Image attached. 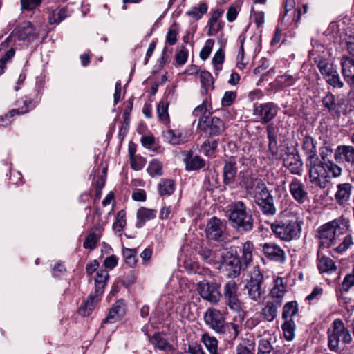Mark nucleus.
I'll return each instance as SVG.
<instances>
[{
  "mask_svg": "<svg viewBox=\"0 0 354 354\" xmlns=\"http://www.w3.org/2000/svg\"><path fill=\"white\" fill-rule=\"evenodd\" d=\"M302 149L307 156L306 165L311 183L324 189L328 185L332 178L340 176L342 168L331 160H325L323 152L320 153L323 161L319 160L312 137L306 136L303 139Z\"/></svg>",
  "mask_w": 354,
  "mask_h": 354,
  "instance_id": "nucleus-1",
  "label": "nucleus"
},
{
  "mask_svg": "<svg viewBox=\"0 0 354 354\" xmlns=\"http://www.w3.org/2000/svg\"><path fill=\"white\" fill-rule=\"evenodd\" d=\"M198 254L204 263L214 266L218 269L225 266L230 277H235L240 274L241 263L234 247L203 246L198 250Z\"/></svg>",
  "mask_w": 354,
  "mask_h": 354,
  "instance_id": "nucleus-2",
  "label": "nucleus"
},
{
  "mask_svg": "<svg viewBox=\"0 0 354 354\" xmlns=\"http://www.w3.org/2000/svg\"><path fill=\"white\" fill-rule=\"evenodd\" d=\"M227 213L230 225L238 232H248L252 229V216L243 202L236 201L229 205Z\"/></svg>",
  "mask_w": 354,
  "mask_h": 354,
  "instance_id": "nucleus-3",
  "label": "nucleus"
},
{
  "mask_svg": "<svg viewBox=\"0 0 354 354\" xmlns=\"http://www.w3.org/2000/svg\"><path fill=\"white\" fill-rule=\"evenodd\" d=\"M205 324L216 333H225L227 330L230 333L229 338L234 339L239 333V326L237 324L225 322L224 315L221 310L209 308L204 313Z\"/></svg>",
  "mask_w": 354,
  "mask_h": 354,
  "instance_id": "nucleus-4",
  "label": "nucleus"
},
{
  "mask_svg": "<svg viewBox=\"0 0 354 354\" xmlns=\"http://www.w3.org/2000/svg\"><path fill=\"white\" fill-rule=\"evenodd\" d=\"M348 222L343 218L335 219L319 228V248H327L334 244L337 236L348 229Z\"/></svg>",
  "mask_w": 354,
  "mask_h": 354,
  "instance_id": "nucleus-5",
  "label": "nucleus"
},
{
  "mask_svg": "<svg viewBox=\"0 0 354 354\" xmlns=\"http://www.w3.org/2000/svg\"><path fill=\"white\" fill-rule=\"evenodd\" d=\"M271 230L278 239L284 241L297 239L300 236L301 225L297 218L275 221L271 224Z\"/></svg>",
  "mask_w": 354,
  "mask_h": 354,
  "instance_id": "nucleus-6",
  "label": "nucleus"
},
{
  "mask_svg": "<svg viewBox=\"0 0 354 354\" xmlns=\"http://www.w3.org/2000/svg\"><path fill=\"white\" fill-rule=\"evenodd\" d=\"M328 347L332 351H337L339 342L349 344L352 341L350 331L340 319H335L327 331Z\"/></svg>",
  "mask_w": 354,
  "mask_h": 354,
  "instance_id": "nucleus-7",
  "label": "nucleus"
},
{
  "mask_svg": "<svg viewBox=\"0 0 354 354\" xmlns=\"http://www.w3.org/2000/svg\"><path fill=\"white\" fill-rule=\"evenodd\" d=\"M263 281V276L259 268L254 267L250 279L245 286V290L247 291V295L250 299L255 302L260 301L262 295L261 284Z\"/></svg>",
  "mask_w": 354,
  "mask_h": 354,
  "instance_id": "nucleus-8",
  "label": "nucleus"
},
{
  "mask_svg": "<svg viewBox=\"0 0 354 354\" xmlns=\"http://www.w3.org/2000/svg\"><path fill=\"white\" fill-rule=\"evenodd\" d=\"M219 288L220 286L217 283L205 280L201 281L198 285V291L201 297L214 304H217L221 298Z\"/></svg>",
  "mask_w": 354,
  "mask_h": 354,
  "instance_id": "nucleus-9",
  "label": "nucleus"
},
{
  "mask_svg": "<svg viewBox=\"0 0 354 354\" xmlns=\"http://www.w3.org/2000/svg\"><path fill=\"white\" fill-rule=\"evenodd\" d=\"M278 113V106L273 102L256 104L253 114L262 124L271 121Z\"/></svg>",
  "mask_w": 354,
  "mask_h": 354,
  "instance_id": "nucleus-10",
  "label": "nucleus"
},
{
  "mask_svg": "<svg viewBox=\"0 0 354 354\" xmlns=\"http://www.w3.org/2000/svg\"><path fill=\"white\" fill-rule=\"evenodd\" d=\"M12 35L19 40L32 41L39 37V30L29 21L24 22L12 32Z\"/></svg>",
  "mask_w": 354,
  "mask_h": 354,
  "instance_id": "nucleus-11",
  "label": "nucleus"
},
{
  "mask_svg": "<svg viewBox=\"0 0 354 354\" xmlns=\"http://www.w3.org/2000/svg\"><path fill=\"white\" fill-rule=\"evenodd\" d=\"M225 230L223 222L216 216L211 218L207 223L205 234L209 239L220 241Z\"/></svg>",
  "mask_w": 354,
  "mask_h": 354,
  "instance_id": "nucleus-12",
  "label": "nucleus"
},
{
  "mask_svg": "<svg viewBox=\"0 0 354 354\" xmlns=\"http://www.w3.org/2000/svg\"><path fill=\"white\" fill-rule=\"evenodd\" d=\"M262 252L270 260L283 263L286 261L285 251L278 245L266 243L261 245Z\"/></svg>",
  "mask_w": 354,
  "mask_h": 354,
  "instance_id": "nucleus-13",
  "label": "nucleus"
},
{
  "mask_svg": "<svg viewBox=\"0 0 354 354\" xmlns=\"http://www.w3.org/2000/svg\"><path fill=\"white\" fill-rule=\"evenodd\" d=\"M334 158L339 163L354 165V147L351 145L338 146Z\"/></svg>",
  "mask_w": 354,
  "mask_h": 354,
  "instance_id": "nucleus-14",
  "label": "nucleus"
},
{
  "mask_svg": "<svg viewBox=\"0 0 354 354\" xmlns=\"http://www.w3.org/2000/svg\"><path fill=\"white\" fill-rule=\"evenodd\" d=\"M291 195L295 201L303 203L307 198L308 193L305 190L304 183L297 179H294L289 185Z\"/></svg>",
  "mask_w": 354,
  "mask_h": 354,
  "instance_id": "nucleus-15",
  "label": "nucleus"
},
{
  "mask_svg": "<svg viewBox=\"0 0 354 354\" xmlns=\"http://www.w3.org/2000/svg\"><path fill=\"white\" fill-rule=\"evenodd\" d=\"M225 302L230 310L237 313V315L234 318V321L239 323L242 322L245 313L243 310V304L239 299V296L225 299Z\"/></svg>",
  "mask_w": 354,
  "mask_h": 354,
  "instance_id": "nucleus-16",
  "label": "nucleus"
},
{
  "mask_svg": "<svg viewBox=\"0 0 354 354\" xmlns=\"http://www.w3.org/2000/svg\"><path fill=\"white\" fill-rule=\"evenodd\" d=\"M125 313V304L123 300L117 301L110 309L107 317L104 320L106 323H114L121 319Z\"/></svg>",
  "mask_w": 354,
  "mask_h": 354,
  "instance_id": "nucleus-17",
  "label": "nucleus"
},
{
  "mask_svg": "<svg viewBox=\"0 0 354 354\" xmlns=\"http://www.w3.org/2000/svg\"><path fill=\"white\" fill-rule=\"evenodd\" d=\"M317 267L321 273H331L337 269L334 261L323 254L320 248L317 252Z\"/></svg>",
  "mask_w": 354,
  "mask_h": 354,
  "instance_id": "nucleus-18",
  "label": "nucleus"
},
{
  "mask_svg": "<svg viewBox=\"0 0 354 354\" xmlns=\"http://www.w3.org/2000/svg\"><path fill=\"white\" fill-rule=\"evenodd\" d=\"M342 72L346 82L350 84H354V59L344 56L341 61Z\"/></svg>",
  "mask_w": 354,
  "mask_h": 354,
  "instance_id": "nucleus-19",
  "label": "nucleus"
},
{
  "mask_svg": "<svg viewBox=\"0 0 354 354\" xmlns=\"http://www.w3.org/2000/svg\"><path fill=\"white\" fill-rule=\"evenodd\" d=\"M100 295H101L96 292L93 295H89L88 299L80 307V314L84 317L88 316L93 310L95 306L99 303Z\"/></svg>",
  "mask_w": 354,
  "mask_h": 354,
  "instance_id": "nucleus-20",
  "label": "nucleus"
},
{
  "mask_svg": "<svg viewBox=\"0 0 354 354\" xmlns=\"http://www.w3.org/2000/svg\"><path fill=\"white\" fill-rule=\"evenodd\" d=\"M286 292V286L281 277H277L274 280V286L270 290V295L274 301H280L282 303L283 297Z\"/></svg>",
  "mask_w": 354,
  "mask_h": 354,
  "instance_id": "nucleus-21",
  "label": "nucleus"
},
{
  "mask_svg": "<svg viewBox=\"0 0 354 354\" xmlns=\"http://www.w3.org/2000/svg\"><path fill=\"white\" fill-rule=\"evenodd\" d=\"M280 306V301H268L261 310L263 318L268 322H272L277 316V310Z\"/></svg>",
  "mask_w": 354,
  "mask_h": 354,
  "instance_id": "nucleus-22",
  "label": "nucleus"
},
{
  "mask_svg": "<svg viewBox=\"0 0 354 354\" xmlns=\"http://www.w3.org/2000/svg\"><path fill=\"white\" fill-rule=\"evenodd\" d=\"M335 197L339 205H345L349 201L352 186L350 183L339 184Z\"/></svg>",
  "mask_w": 354,
  "mask_h": 354,
  "instance_id": "nucleus-23",
  "label": "nucleus"
},
{
  "mask_svg": "<svg viewBox=\"0 0 354 354\" xmlns=\"http://www.w3.org/2000/svg\"><path fill=\"white\" fill-rule=\"evenodd\" d=\"M266 130L269 139V150L274 154L277 152V136L279 132V127L270 123L268 125Z\"/></svg>",
  "mask_w": 354,
  "mask_h": 354,
  "instance_id": "nucleus-24",
  "label": "nucleus"
},
{
  "mask_svg": "<svg viewBox=\"0 0 354 354\" xmlns=\"http://www.w3.org/2000/svg\"><path fill=\"white\" fill-rule=\"evenodd\" d=\"M284 165L288 167L291 173L301 175L303 162L299 156H295L293 154L288 155L284 160Z\"/></svg>",
  "mask_w": 354,
  "mask_h": 354,
  "instance_id": "nucleus-25",
  "label": "nucleus"
},
{
  "mask_svg": "<svg viewBox=\"0 0 354 354\" xmlns=\"http://www.w3.org/2000/svg\"><path fill=\"white\" fill-rule=\"evenodd\" d=\"M149 342L155 348L158 350L165 352L173 351V346L160 333H155L149 338Z\"/></svg>",
  "mask_w": 354,
  "mask_h": 354,
  "instance_id": "nucleus-26",
  "label": "nucleus"
},
{
  "mask_svg": "<svg viewBox=\"0 0 354 354\" xmlns=\"http://www.w3.org/2000/svg\"><path fill=\"white\" fill-rule=\"evenodd\" d=\"M156 216V211L146 207H140L137 212L136 226L138 228L142 227L147 221L154 218Z\"/></svg>",
  "mask_w": 354,
  "mask_h": 354,
  "instance_id": "nucleus-27",
  "label": "nucleus"
},
{
  "mask_svg": "<svg viewBox=\"0 0 354 354\" xmlns=\"http://www.w3.org/2000/svg\"><path fill=\"white\" fill-rule=\"evenodd\" d=\"M163 138L165 141L171 145H181L187 140L179 130L168 129L163 132Z\"/></svg>",
  "mask_w": 354,
  "mask_h": 354,
  "instance_id": "nucleus-28",
  "label": "nucleus"
},
{
  "mask_svg": "<svg viewBox=\"0 0 354 354\" xmlns=\"http://www.w3.org/2000/svg\"><path fill=\"white\" fill-rule=\"evenodd\" d=\"M32 104L31 100H25L24 101V107H22L19 109H13L10 111L8 113L6 114L4 116L0 118V126L1 127H6L9 125L12 120L11 118L15 113H25L28 111V106Z\"/></svg>",
  "mask_w": 354,
  "mask_h": 354,
  "instance_id": "nucleus-29",
  "label": "nucleus"
},
{
  "mask_svg": "<svg viewBox=\"0 0 354 354\" xmlns=\"http://www.w3.org/2000/svg\"><path fill=\"white\" fill-rule=\"evenodd\" d=\"M299 313L297 302L292 301L287 302L283 307L282 319L284 321H293V318Z\"/></svg>",
  "mask_w": 354,
  "mask_h": 354,
  "instance_id": "nucleus-30",
  "label": "nucleus"
},
{
  "mask_svg": "<svg viewBox=\"0 0 354 354\" xmlns=\"http://www.w3.org/2000/svg\"><path fill=\"white\" fill-rule=\"evenodd\" d=\"M225 129L223 122L217 117H213L210 121L207 122L206 131L210 135L216 136L221 133Z\"/></svg>",
  "mask_w": 354,
  "mask_h": 354,
  "instance_id": "nucleus-31",
  "label": "nucleus"
},
{
  "mask_svg": "<svg viewBox=\"0 0 354 354\" xmlns=\"http://www.w3.org/2000/svg\"><path fill=\"white\" fill-rule=\"evenodd\" d=\"M254 246L253 243L250 241H246L243 243L241 250V267L242 266L241 262L243 265L247 266L252 261V252Z\"/></svg>",
  "mask_w": 354,
  "mask_h": 354,
  "instance_id": "nucleus-32",
  "label": "nucleus"
},
{
  "mask_svg": "<svg viewBox=\"0 0 354 354\" xmlns=\"http://www.w3.org/2000/svg\"><path fill=\"white\" fill-rule=\"evenodd\" d=\"M109 273L105 270H102L97 272L96 277L95 279L96 293L101 295L103 292V290L106 285V281L109 279Z\"/></svg>",
  "mask_w": 354,
  "mask_h": 354,
  "instance_id": "nucleus-33",
  "label": "nucleus"
},
{
  "mask_svg": "<svg viewBox=\"0 0 354 354\" xmlns=\"http://www.w3.org/2000/svg\"><path fill=\"white\" fill-rule=\"evenodd\" d=\"M263 214L270 216L277 212V208L274 203V198L256 203Z\"/></svg>",
  "mask_w": 354,
  "mask_h": 354,
  "instance_id": "nucleus-34",
  "label": "nucleus"
},
{
  "mask_svg": "<svg viewBox=\"0 0 354 354\" xmlns=\"http://www.w3.org/2000/svg\"><path fill=\"white\" fill-rule=\"evenodd\" d=\"M252 196L255 203L273 198L265 183L263 185H260V186L257 187V190L254 192Z\"/></svg>",
  "mask_w": 354,
  "mask_h": 354,
  "instance_id": "nucleus-35",
  "label": "nucleus"
},
{
  "mask_svg": "<svg viewBox=\"0 0 354 354\" xmlns=\"http://www.w3.org/2000/svg\"><path fill=\"white\" fill-rule=\"evenodd\" d=\"M201 341L210 354H219L218 353V341L214 337L204 333L202 335Z\"/></svg>",
  "mask_w": 354,
  "mask_h": 354,
  "instance_id": "nucleus-36",
  "label": "nucleus"
},
{
  "mask_svg": "<svg viewBox=\"0 0 354 354\" xmlns=\"http://www.w3.org/2000/svg\"><path fill=\"white\" fill-rule=\"evenodd\" d=\"M318 68L325 80L329 78L330 75H333L337 71L333 64L325 60H322L319 62Z\"/></svg>",
  "mask_w": 354,
  "mask_h": 354,
  "instance_id": "nucleus-37",
  "label": "nucleus"
},
{
  "mask_svg": "<svg viewBox=\"0 0 354 354\" xmlns=\"http://www.w3.org/2000/svg\"><path fill=\"white\" fill-rule=\"evenodd\" d=\"M318 68L325 80L329 78L330 75H333L337 71L333 64L325 60H322L319 62Z\"/></svg>",
  "mask_w": 354,
  "mask_h": 354,
  "instance_id": "nucleus-38",
  "label": "nucleus"
},
{
  "mask_svg": "<svg viewBox=\"0 0 354 354\" xmlns=\"http://www.w3.org/2000/svg\"><path fill=\"white\" fill-rule=\"evenodd\" d=\"M169 102L165 100L159 102L157 106V113L159 120L164 123L168 124L169 122V116L168 113Z\"/></svg>",
  "mask_w": 354,
  "mask_h": 354,
  "instance_id": "nucleus-39",
  "label": "nucleus"
},
{
  "mask_svg": "<svg viewBox=\"0 0 354 354\" xmlns=\"http://www.w3.org/2000/svg\"><path fill=\"white\" fill-rule=\"evenodd\" d=\"M243 183L247 192L251 196H252L254 192L257 190V187L260 186V185L264 184V183L261 179L253 177L245 178Z\"/></svg>",
  "mask_w": 354,
  "mask_h": 354,
  "instance_id": "nucleus-40",
  "label": "nucleus"
},
{
  "mask_svg": "<svg viewBox=\"0 0 354 354\" xmlns=\"http://www.w3.org/2000/svg\"><path fill=\"white\" fill-rule=\"evenodd\" d=\"M236 174V167L234 163L226 162L223 168V177L225 184H230L233 182Z\"/></svg>",
  "mask_w": 354,
  "mask_h": 354,
  "instance_id": "nucleus-41",
  "label": "nucleus"
},
{
  "mask_svg": "<svg viewBox=\"0 0 354 354\" xmlns=\"http://www.w3.org/2000/svg\"><path fill=\"white\" fill-rule=\"evenodd\" d=\"M224 299L239 296V286L235 281L230 280L223 288Z\"/></svg>",
  "mask_w": 354,
  "mask_h": 354,
  "instance_id": "nucleus-42",
  "label": "nucleus"
},
{
  "mask_svg": "<svg viewBox=\"0 0 354 354\" xmlns=\"http://www.w3.org/2000/svg\"><path fill=\"white\" fill-rule=\"evenodd\" d=\"M125 225L126 212L124 210H120L117 214L115 221L113 225V229L115 232L118 233L119 235H121Z\"/></svg>",
  "mask_w": 354,
  "mask_h": 354,
  "instance_id": "nucleus-43",
  "label": "nucleus"
},
{
  "mask_svg": "<svg viewBox=\"0 0 354 354\" xmlns=\"http://www.w3.org/2000/svg\"><path fill=\"white\" fill-rule=\"evenodd\" d=\"M175 189V183L171 180L162 179L158 184L160 195H171Z\"/></svg>",
  "mask_w": 354,
  "mask_h": 354,
  "instance_id": "nucleus-44",
  "label": "nucleus"
},
{
  "mask_svg": "<svg viewBox=\"0 0 354 354\" xmlns=\"http://www.w3.org/2000/svg\"><path fill=\"white\" fill-rule=\"evenodd\" d=\"M282 330L283 336L288 341H292L295 335V324L294 321H284L283 324Z\"/></svg>",
  "mask_w": 354,
  "mask_h": 354,
  "instance_id": "nucleus-45",
  "label": "nucleus"
},
{
  "mask_svg": "<svg viewBox=\"0 0 354 354\" xmlns=\"http://www.w3.org/2000/svg\"><path fill=\"white\" fill-rule=\"evenodd\" d=\"M296 82V78L291 75L284 74L279 75L275 80L277 86L281 88L283 87L292 86Z\"/></svg>",
  "mask_w": 354,
  "mask_h": 354,
  "instance_id": "nucleus-46",
  "label": "nucleus"
},
{
  "mask_svg": "<svg viewBox=\"0 0 354 354\" xmlns=\"http://www.w3.org/2000/svg\"><path fill=\"white\" fill-rule=\"evenodd\" d=\"M68 13L66 8H59L53 11L49 16V22L51 24H59L64 20Z\"/></svg>",
  "mask_w": 354,
  "mask_h": 354,
  "instance_id": "nucleus-47",
  "label": "nucleus"
},
{
  "mask_svg": "<svg viewBox=\"0 0 354 354\" xmlns=\"http://www.w3.org/2000/svg\"><path fill=\"white\" fill-rule=\"evenodd\" d=\"M147 171L152 177L162 175V163L157 159H153L149 164Z\"/></svg>",
  "mask_w": 354,
  "mask_h": 354,
  "instance_id": "nucleus-48",
  "label": "nucleus"
},
{
  "mask_svg": "<svg viewBox=\"0 0 354 354\" xmlns=\"http://www.w3.org/2000/svg\"><path fill=\"white\" fill-rule=\"evenodd\" d=\"M207 11V5L205 3H200L198 6L192 8L187 13L189 16L198 20L200 19Z\"/></svg>",
  "mask_w": 354,
  "mask_h": 354,
  "instance_id": "nucleus-49",
  "label": "nucleus"
},
{
  "mask_svg": "<svg viewBox=\"0 0 354 354\" xmlns=\"http://www.w3.org/2000/svg\"><path fill=\"white\" fill-rule=\"evenodd\" d=\"M270 340V337H263L259 340L257 354H270L273 350Z\"/></svg>",
  "mask_w": 354,
  "mask_h": 354,
  "instance_id": "nucleus-50",
  "label": "nucleus"
},
{
  "mask_svg": "<svg viewBox=\"0 0 354 354\" xmlns=\"http://www.w3.org/2000/svg\"><path fill=\"white\" fill-rule=\"evenodd\" d=\"M204 166V160L198 156L187 158L186 160V168L189 170H196Z\"/></svg>",
  "mask_w": 354,
  "mask_h": 354,
  "instance_id": "nucleus-51",
  "label": "nucleus"
},
{
  "mask_svg": "<svg viewBox=\"0 0 354 354\" xmlns=\"http://www.w3.org/2000/svg\"><path fill=\"white\" fill-rule=\"evenodd\" d=\"M344 40L348 53L354 56V30H346Z\"/></svg>",
  "mask_w": 354,
  "mask_h": 354,
  "instance_id": "nucleus-52",
  "label": "nucleus"
},
{
  "mask_svg": "<svg viewBox=\"0 0 354 354\" xmlns=\"http://www.w3.org/2000/svg\"><path fill=\"white\" fill-rule=\"evenodd\" d=\"M100 240V236L94 232H91L86 236L83 246L85 249L93 250L95 248L97 242Z\"/></svg>",
  "mask_w": 354,
  "mask_h": 354,
  "instance_id": "nucleus-53",
  "label": "nucleus"
},
{
  "mask_svg": "<svg viewBox=\"0 0 354 354\" xmlns=\"http://www.w3.org/2000/svg\"><path fill=\"white\" fill-rule=\"evenodd\" d=\"M137 249L124 248L122 250L123 255L126 259V263L131 267H133L137 262L136 254Z\"/></svg>",
  "mask_w": 354,
  "mask_h": 354,
  "instance_id": "nucleus-54",
  "label": "nucleus"
},
{
  "mask_svg": "<svg viewBox=\"0 0 354 354\" xmlns=\"http://www.w3.org/2000/svg\"><path fill=\"white\" fill-rule=\"evenodd\" d=\"M225 59V54L223 50L219 49L215 53L213 59L212 64L216 71V73H218L222 69V64Z\"/></svg>",
  "mask_w": 354,
  "mask_h": 354,
  "instance_id": "nucleus-55",
  "label": "nucleus"
},
{
  "mask_svg": "<svg viewBox=\"0 0 354 354\" xmlns=\"http://www.w3.org/2000/svg\"><path fill=\"white\" fill-rule=\"evenodd\" d=\"M178 34V28L176 24H172L167 33L166 41L169 45H174L177 41V35Z\"/></svg>",
  "mask_w": 354,
  "mask_h": 354,
  "instance_id": "nucleus-56",
  "label": "nucleus"
},
{
  "mask_svg": "<svg viewBox=\"0 0 354 354\" xmlns=\"http://www.w3.org/2000/svg\"><path fill=\"white\" fill-rule=\"evenodd\" d=\"M253 344H250L249 340L245 339L236 347V352L237 354H253Z\"/></svg>",
  "mask_w": 354,
  "mask_h": 354,
  "instance_id": "nucleus-57",
  "label": "nucleus"
},
{
  "mask_svg": "<svg viewBox=\"0 0 354 354\" xmlns=\"http://www.w3.org/2000/svg\"><path fill=\"white\" fill-rule=\"evenodd\" d=\"M353 244V237L351 235H346L341 243L335 248V251L338 253H342L346 251L351 245Z\"/></svg>",
  "mask_w": 354,
  "mask_h": 354,
  "instance_id": "nucleus-58",
  "label": "nucleus"
},
{
  "mask_svg": "<svg viewBox=\"0 0 354 354\" xmlns=\"http://www.w3.org/2000/svg\"><path fill=\"white\" fill-rule=\"evenodd\" d=\"M217 147V141L216 140H207L201 146L202 151L207 156H211Z\"/></svg>",
  "mask_w": 354,
  "mask_h": 354,
  "instance_id": "nucleus-59",
  "label": "nucleus"
},
{
  "mask_svg": "<svg viewBox=\"0 0 354 354\" xmlns=\"http://www.w3.org/2000/svg\"><path fill=\"white\" fill-rule=\"evenodd\" d=\"M326 82L335 88H342L344 86V82L341 80L337 71L330 75Z\"/></svg>",
  "mask_w": 354,
  "mask_h": 354,
  "instance_id": "nucleus-60",
  "label": "nucleus"
},
{
  "mask_svg": "<svg viewBox=\"0 0 354 354\" xmlns=\"http://www.w3.org/2000/svg\"><path fill=\"white\" fill-rule=\"evenodd\" d=\"M323 105L328 109L329 111H332L336 109L337 104L335 102V96L328 93L323 99H322Z\"/></svg>",
  "mask_w": 354,
  "mask_h": 354,
  "instance_id": "nucleus-61",
  "label": "nucleus"
},
{
  "mask_svg": "<svg viewBox=\"0 0 354 354\" xmlns=\"http://www.w3.org/2000/svg\"><path fill=\"white\" fill-rule=\"evenodd\" d=\"M214 41L213 39H209L205 41L204 47L200 52V57L203 60H205L209 56L212 47L214 46Z\"/></svg>",
  "mask_w": 354,
  "mask_h": 354,
  "instance_id": "nucleus-62",
  "label": "nucleus"
},
{
  "mask_svg": "<svg viewBox=\"0 0 354 354\" xmlns=\"http://www.w3.org/2000/svg\"><path fill=\"white\" fill-rule=\"evenodd\" d=\"M236 97L235 91H226L221 99V104L223 106H229L232 104Z\"/></svg>",
  "mask_w": 354,
  "mask_h": 354,
  "instance_id": "nucleus-63",
  "label": "nucleus"
},
{
  "mask_svg": "<svg viewBox=\"0 0 354 354\" xmlns=\"http://www.w3.org/2000/svg\"><path fill=\"white\" fill-rule=\"evenodd\" d=\"M41 0H21L22 10H32L41 4Z\"/></svg>",
  "mask_w": 354,
  "mask_h": 354,
  "instance_id": "nucleus-64",
  "label": "nucleus"
}]
</instances>
